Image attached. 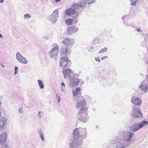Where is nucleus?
Segmentation results:
<instances>
[{"mask_svg":"<svg viewBox=\"0 0 148 148\" xmlns=\"http://www.w3.org/2000/svg\"><path fill=\"white\" fill-rule=\"evenodd\" d=\"M132 111L133 112V115L134 117L138 118L142 117V112L138 107L136 108L134 107L132 109Z\"/></svg>","mask_w":148,"mask_h":148,"instance_id":"1a4fd4ad","label":"nucleus"},{"mask_svg":"<svg viewBox=\"0 0 148 148\" xmlns=\"http://www.w3.org/2000/svg\"><path fill=\"white\" fill-rule=\"evenodd\" d=\"M31 17V16L28 14H25L24 15V19L29 18Z\"/></svg>","mask_w":148,"mask_h":148,"instance_id":"c756f323","label":"nucleus"},{"mask_svg":"<svg viewBox=\"0 0 148 148\" xmlns=\"http://www.w3.org/2000/svg\"><path fill=\"white\" fill-rule=\"evenodd\" d=\"M66 88L65 84L63 82H62L61 84V90L63 92L65 91Z\"/></svg>","mask_w":148,"mask_h":148,"instance_id":"bb28decb","label":"nucleus"},{"mask_svg":"<svg viewBox=\"0 0 148 148\" xmlns=\"http://www.w3.org/2000/svg\"><path fill=\"white\" fill-rule=\"evenodd\" d=\"M147 123V122L143 121L139 123H135L129 127L130 130L133 132H136L140 128H142L145 124Z\"/></svg>","mask_w":148,"mask_h":148,"instance_id":"20e7f679","label":"nucleus"},{"mask_svg":"<svg viewBox=\"0 0 148 148\" xmlns=\"http://www.w3.org/2000/svg\"><path fill=\"white\" fill-rule=\"evenodd\" d=\"M1 112L0 111V118H1Z\"/></svg>","mask_w":148,"mask_h":148,"instance_id":"8fccbe9b","label":"nucleus"},{"mask_svg":"<svg viewBox=\"0 0 148 148\" xmlns=\"http://www.w3.org/2000/svg\"><path fill=\"white\" fill-rule=\"evenodd\" d=\"M54 47L49 52V54L50 58L56 57L58 52L59 46L56 44H54Z\"/></svg>","mask_w":148,"mask_h":148,"instance_id":"39448f33","label":"nucleus"},{"mask_svg":"<svg viewBox=\"0 0 148 148\" xmlns=\"http://www.w3.org/2000/svg\"><path fill=\"white\" fill-rule=\"evenodd\" d=\"M60 0H55V1L56 2H57L58 1H60Z\"/></svg>","mask_w":148,"mask_h":148,"instance_id":"37998d69","label":"nucleus"},{"mask_svg":"<svg viewBox=\"0 0 148 148\" xmlns=\"http://www.w3.org/2000/svg\"><path fill=\"white\" fill-rule=\"evenodd\" d=\"M140 75L141 76H143V73H140Z\"/></svg>","mask_w":148,"mask_h":148,"instance_id":"a18cd8bd","label":"nucleus"},{"mask_svg":"<svg viewBox=\"0 0 148 148\" xmlns=\"http://www.w3.org/2000/svg\"><path fill=\"white\" fill-rule=\"evenodd\" d=\"M58 11L57 10H55L52 14L48 17L49 20L52 23H55L58 18Z\"/></svg>","mask_w":148,"mask_h":148,"instance_id":"423d86ee","label":"nucleus"},{"mask_svg":"<svg viewBox=\"0 0 148 148\" xmlns=\"http://www.w3.org/2000/svg\"><path fill=\"white\" fill-rule=\"evenodd\" d=\"M147 124V125H148V123H147V124Z\"/></svg>","mask_w":148,"mask_h":148,"instance_id":"864d4df0","label":"nucleus"},{"mask_svg":"<svg viewBox=\"0 0 148 148\" xmlns=\"http://www.w3.org/2000/svg\"><path fill=\"white\" fill-rule=\"evenodd\" d=\"M87 1L88 4H93L95 3V0H82L81 1L80 5H83L82 6H81V8H84L86 6L87 3Z\"/></svg>","mask_w":148,"mask_h":148,"instance_id":"4468645a","label":"nucleus"},{"mask_svg":"<svg viewBox=\"0 0 148 148\" xmlns=\"http://www.w3.org/2000/svg\"><path fill=\"white\" fill-rule=\"evenodd\" d=\"M144 37H145L146 39L147 38V39H148V34H144Z\"/></svg>","mask_w":148,"mask_h":148,"instance_id":"f704fd0d","label":"nucleus"},{"mask_svg":"<svg viewBox=\"0 0 148 148\" xmlns=\"http://www.w3.org/2000/svg\"><path fill=\"white\" fill-rule=\"evenodd\" d=\"M99 39L98 38H95L93 40V41L95 43H98L99 42Z\"/></svg>","mask_w":148,"mask_h":148,"instance_id":"7c9ffc66","label":"nucleus"},{"mask_svg":"<svg viewBox=\"0 0 148 148\" xmlns=\"http://www.w3.org/2000/svg\"><path fill=\"white\" fill-rule=\"evenodd\" d=\"M131 102L132 103L137 105H140L141 103V100L135 97L132 98Z\"/></svg>","mask_w":148,"mask_h":148,"instance_id":"dca6fc26","label":"nucleus"},{"mask_svg":"<svg viewBox=\"0 0 148 148\" xmlns=\"http://www.w3.org/2000/svg\"><path fill=\"white\" fill-rule=\"evenodd\" d=\"M86 110V108H81L78 112L77 116V119L79 120L84 123H86L88 120V115L85 113Z\"/></svg>","mask_w":148,"mask_h":148,"instance_id":"f03ea898","label":"nucleus"},{"mask_svg":"<svg viewBox=\"0 0 148 148\" xmlns=\"http://www.w3.org/2000/svg\"><path fill=\"white\" fill-rule=\"evenodd\" d=\"M2 66L3 67H4V66L3 65H2Z\"/></svg>","mask_w":148,"mask_h":148,"instance_id":"3c124183","label":"nucleus"},{"mask_svg":"<svg viewBox=\"0 0 148 148\" xmlns=\"http://www.w3.org/2000/svg\"><path fill=\"white\" fill-rule=\"evenodd\" d=\"M62 42L66 45L72 46L74 43L73 39L66 37L62 41Z\"/></svg>","mask_w":148,"mask_h":148,"instance_id":"f8f14e48","label":"nucleus"},{"mask_svg":"<svg viewBox=\"0 0 148 148\" xmlns=\"http://www.w3.org/2000/svg\"><path fill=\"white\" fill-rule=\"evenodd\" d=\"M137 31L138 32H141L142 31L141 30V29L140 28H137Z\"/></svg>","mask_w":148,"mask_h":148,"instance_id":"ea45409f","label":"nucleus"},{"mask_svg":"<svg viewBox=\"0 0 148 148\" xmlns=\"http://www.w3.org/2000/svg\"><path fill=\"white\" fill-rule=\"evenodd\" d=\"M16 58L18 62L22 64H26L27 63L26 58L19 52H17L16 54Z\"/></svg>","mask_w":148,"mask_h":148,"instance_id":"9d476101","label":"nucleus"},{"mask_svg":"<svg viewBox=\"0 0 148 148\" xmlns=\"http://www.w3.org/2000/svg\"><path fill=\"white\" fill-rule=\"evenodd\" d=\"M139 88L145 92V94L147 93L148 89V85L147 84H144L143 82L140 84L139 86Z\"/></svg>","mask_w":148,"mask_h":148,"instance_id":"f3484780","label":"nucleus"},{"mask_svg":"<svg viewBox=\"0 0 148 148\" xmlns=\"http://www.w3.org/2000/svg\"><path fill=\"white\" fill-rule=\"evenodd\" d=\"M82 5L79 3H73L70 8L65 10L64 13L67 15H73L76 12L77 9L82 6Z\"/></svg>","mask_w":148,"mask_h":148,"instance_id":"7ed1b4c3","label":"nucleus"},{"mask_svg":"<svg viewBox=\"0 0 148 148\" xmlns=\"http://www.w3.org/2000/svg\"><path fill=\"white\" fill-rule=\"evenodd\" d=\"M0 37L1 38H3L2 35L1 34H0Z\"/></svg>","mask_w":148,"mask_h":148,"instance_id":"c03bdc74","label":"nucleus"},{"mask_svg":"<svg viewBox=\"0 0 148 148\" xmlns=\"http://www.w3.org/2000/svg\"><path fill=\"white\" fill-rule=\"evenodd\" d=\"M19 112L20 113H22L23 112L22 108H19Z\"/></svg>","mask_w":148,"mask_h":148,"instance_id":"e433bc0d","label":"nucleus"},{"mask_svg":"<svg viewBox=\"0 0 148 148\" xmlns=\"http://www.w3.org/2000/svg\"><path fill=\"white\" fill-rule=\"evenodd\" d=\"M62 72L63 73L64 77L65 79H67L68 78H71L73 76L72 71L69 69H66L64 71L63 70Z\"/></svg>","mask_w":148,"mask_h":148,"instance_id":"9b49d317","label":"nucleus"},{"mask_svg":"<svg viewBox=\"0 0 148 148\" xmlns=\"http://www.w3.org/2000/svg\"><path fill=\"white\" fill-rule=\"evenodd\" d=\"M7 135V133L5 132H3L2 133L1 136L0 143L1 144L5 143Z\"/></svg>","mask_w":148,"mask_h":148,"instance_id":"6ab92c4d","label":"nucleus"},{"mask_svg":"<svg viewBox=\"0 0 148 148\" xmlns=\"http://www.w3.org/2000/svg\"><path fill=\"white\" fill-rule=\"evenodd\" d=\"M133 133L131 132H123L122 134L123 138V141H119L114 143V148H126L127 146L129 145L127 144H125L124 142H128L132 138Z\"/></svg>","mask_w":148,"mask_h":148,"instance_id":"f257e3e1","label":"nucleus"},{"mask_svg":"<svg viewBox=\"0 0 148 148\" xmlns=\"http://www.w3.org/2000/svg\"><path fill=\"white\" fill-rule=\"evenodd\" d=\"M86 103L85 101V100H83L80 102H77V107L79 108L81 107L82 108L85 107L84 106L86 105ZM85 107L86 108V107Z\"/></svg>","mask_w":148,"mask_h":148,"instance_id":"4be33fe9","label":"nucleus"},{"mask_svg":"<svg viewBox=\"0 0 148 148\" xmlns=\"http://www.w3.org/2000/svg\"><path fill=\"white\" fill-rule=\"evenodd\" d=\"M38 133L40 134V136L41 138V139L43 141L45 140V138L44 136L43 135V133L42 132L41 130H40L38 131Z\"/></svg>","mask_w":148,"mask_h":148,"instance_id":"393cba45","label":"nucleus"},{"mask_svg":"<svg viewBox=\"0 0 148 148\" xmlns=\"http://www.w3.org/2000/svg\"><path fill=\"white\" fill-rule=\"evenodd\" d=\"M71 61L68 58L65 57H62L61 58V61L60 65L64 67L69 66L71 65Z\"/></svg>","mask_w":148,"mask_h":148,"instance_id":"6e6552de","label":"nucleus"},{"mask_svg":"<svg viewBox=\"0 0 148 148\" xmlns=\"http://www.w3.org/2000/svg\"><path fill=\"white\" fill-rule=\"evenodd\" d=\"M125 16H123V17H122V19L123 20Z\"/></svg>","mask_w":148,"mask_h":148,"instance_id":"de8ad7c7","label":"nucleus"},{"mask_svg":"<svg viewBox=\"0 0 148 148\" xmlns=\"http://www.w3.org/2000/svg\"><path fill=\"white\" fill-rule=\"evenodd\" d=\"M56 95L58 97V103H59L60 101V97L57 94H56Z\"/></svg>","mask_w":148,"mask_h":148,"instance_id":"c9c22d12","label":"nucleus"},{"mask_svg":"<svg viewBox=\"0 0 148 148\" xmlns=\"http://www.w3.org/2000/svg\"><path fill=\"white\" fill-rule=\"evenodd\" d=\"M145 78L148 83V77H147L145 76Z\"/></svg>","mask_w":148,"mask_h":148,"instance_id":"79ce46f5","label":"nucleus"},{"mask_svg":"<svg viewBox=\"0 0 148 148\" xmlns=\"http://www.w3.org/2000/svg\"><path fill=\"white\" fill-rule=\"evenodd\" d=\"M95 60L96 61H97L98 62H100V60L99 58L98 57H97L96 58H95Z\"/></svg>","mask_w":148,"mask_h":148,"instance_id":"72a5a7b5","label":"nucleus"},{"mask_svg":"<svg viewBox=\"0 0 148 148\" xmlns=\"http://www.w3.org/2000/svg\"><path fill=\"white\" fill-rule=\"evenodd\" d=\"M43 37L44 38L46 39L47 40H48L49 39L48 37L46 36L45 35Z\"/></svg>","mask_w":148,"mask_h":148,"instance_id":"58836bf2","label":"nucleus"},{"mask_svg":"<svg viewBox=\"0 0 148 148\" xmlns=\"http://www.w3.org/2000/svg\"><path fill=\"white\" fill-rule=\"evenodd\" d=\"M107 48L106 47H105L104 48H103L101 49L99 53H102L103 52H107Z\"/></svg>","mask_w":148,"mask_h":148,"instance_id":"c85d7f7f","label":"nucleus"},{"mask_svg":"<svg viewBox=\"0 0 148 148\" xmlns=\"http://www.w3.org/2000/svg\"><path fill=\"white\" fill-rule=\"evenodd\" d=\"M41 112V111H39L38 113V114H39Z\"/></svg>","mask_w":148,"mask_h":148,"instance_id":"09e8293b","label":"nucleus"},{"mask_svg":"<svg viewBox=\"0 0 148 148\" xmlns=\"http://www.w3.org/2000/svg\"><path fill=\"white\" fill-rule=\"evenodd\" d=\"M145 76L147 77H148V72H147V74Z\"/></svg>","mask_w":148,"mask_h":148,"instance_id":"49530a36","label":"nucleus"},{"mask_svg":"<svg viewBox=\"0 0 148 148\" xmlns=\"http://www.w3.org/2000/svg\"><path fill=\"white\" fill-rule=\"evenodd\" d=\"M131 2V5L132 6H135L136 5L137 2L139 0H129Z\"/></svg>","mask_w":148,"mask_h":148,"instance_id":"cd10ccee","label":"nucleus"},{"mask_svg":"<svg viewBox=\"0 0 148 148\" xmlns=\"http://www.w3.org/2000/svg\"><path fill=\"white\" fill-rule=\"evenodd\" d=\"M15 72L14 74H16L17 73V72L18 71V68L17 67L15 66L14 69Z\"/></svg>","mask_w":148,"mask_h":148,"instance_id":"473e14b6","label":"nucleus"},{"mask_svg":"<svg viewBox=\"0 0 148 148\" xmlns=\"http://www.w3.org/2000/svg\"><path fill=\"white\" fill-rule=\"evenodd\" d=\"M108 57L107 56H105L103 57H102L101 58V59L102 60H103L104 59H106L107 58H108Z\"/></svg>","mask_w":148,"mask_h":148,"instance_id":"4c0bfd02","label":"nucleus"},{"mask_svg":"<svg viewBox=\"0 0 148 148\" xmlns=\"http://www.w3.org/2000/svg\"><path fill=\"white\" fill-rule=\"evenodd\" d=\"M7 119L6 117H3L0 119V129L4 128L6 125Z\"/></svg>","mask_w":148,"mask_h":148,"instance_id":"a211bd4d","label":"nucleus"},{"mask_svg":"<svg viewBox=\"0 0 148 148\" xmlns=\"http://www.w3.org/2000/svg\"><path fill=\"white\" fill-rule=\"evenodd\" d=\"M4 1V0H0V2L1 3H3Z\"/></svg>","mask_w":148,"mask_h":148,"instance_id":"a19ab883","label":"nucleus"},{"mask_svg":"<svg viewBox=\"0 0 148 148\" xmlns=\"http://www.w3.org/2000/svg\"><path fill=\"white\" fill-rule=\"evenodd\" d=\"M80 90L81 88H76L75 90L72 91L73 96H76L79 93Z\"/></svg>","mask_w":148,"mask_h":148,"instance_id":"5701e85b","label":"nucleus"},{"mask_svg":"<svg viewBox=\"0 0 148 148\" xmlns=\"http://www.w3.org/2000/svg\"><path fill=\"white\" fill-rule=\"evenodd\" d=\"M78 30V29L77 27L72 25L68 28V33L69 34L75 33L77 32Z\"/></svg>","mask_w":148,"mask_h":148,"instance_id":"2eb2a0df","label":"nucleus"},{"mask_svg":"<svg viewBox=\"0 0 148 148\" xmlns=\"http://www.w3.org/2000/svg\"><path fill=\"white\" fill-rule=\"evenodd\" d=\"M73 22V19L71 18H68L65 21V23L68 26H70L71 25Z\"/></svg>","mask_w":148,"mask_h":148,"instance_id":"b1692460","label":"nucleus"},{"mask_svg":"<svg viewBox=\"0 0 148 148\" xmlns=\"http://www.w3.org/2000/svg\"><path fill=\"white\" fill-rule=\"evenodd\" d=\"M78 16V15L77 14L75 15V16H73L72 17L73 18V19H75V21L76 22H77V18Z\"/></svg>","mask_w":148,"mask_h":148,"instance_id":"2f4dec72","label":"nucleus"},{"mask_svg":"<svg viewBox=\"0 0 148 148\" xmlns=\"http://www.w3.org/2000/svg\"><path fill=\"white\" fill-rule=\"evenodd\" d=\"M147 51H148V48H147Z\"/></svg>","mask_w":148,"mask_h":148,"instance_id":"5fc2aeb1","label":"nucleus"},{"mask_svg":"<svg viewBox=\"0 0 148 148\" xmlns=\"http://www.w3.org/2000/svg\"><path fill=\"white\" fill-rule=\"evenodd\" d=\"M79 145V142L77 139H71L70 140V146L71 147H77Z\"/></svg>","mask_w":148,"mask_h":148,"instance_id":"ddd939ff","label":"nucleus"},{"mask_svg":"<svg viewBox=\"0 0 148 148\" xmlns=\"http://www.w3.org/2000/svg\"><path fill=\"white\" fill-rule=\"evenodd\" d=\"M38 85L41 89H42L44 87V85L43 84L42 81L40 80H38Z\"/></svg>","mask_w":148,"mask_h":148,"instance_id":"a878e982","label":"nucleus"},{"mask_svg":"<svg viewBox=\"0 0 148 148\" xmlns=\"http://www.w3.org/2000/svg\"><path fill=\"white\" fill-rule=\"evenodd\" d=\"M79 129L76 128L73 131V137L75 139H77L81 135L79 132Z\"/></svg>","mask_w":148,"mask_h":148,"instance_id":"aec40b11","label":"nucleus"},{"mask_svg":"<svg viewBox=\"0 0 148 148\" xmlns=\"http://www.w3.org/2000/svg\"><path fill=\"white\" fill-rule=\"evenodd\" d=\"M69 85L71 87L77 86L79 82V80L75 75L72 76L69 79Z\"/></svg>","mask_w":148,"mask_h":148,"instance_id":"0eeeda50","label":"nucleus"},{"mask_svg":"<svg viewBox=\"0 0 148 148\" xmlns=\"http://www.w3.org/2000/svg\"><path fill=\"white\" fill-rule=\"evenodd\" d=\"M84 130H85V132H86V130H85V129H84Z\"/></svg>","mask_w":148,"mask_h":148,"instance_id":"603ef678","label":"nucleus"},{"mask_svg":"<svg viewBox=\"0 0 148 148\" xmlns=\"http://www.w3.org/2000/svg\"><path fill=\"white\" fill-rule=\"evenodd\" d=\"M68 50L67 47L66 46H63L62 47L60 50V54L62 56H64Z\"/></svg>","mask_w":148,"mask_h":148,"instance_id":"412c9836","label":"nucleus"}]
</instances>
